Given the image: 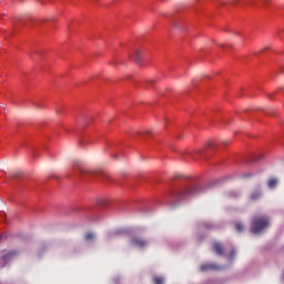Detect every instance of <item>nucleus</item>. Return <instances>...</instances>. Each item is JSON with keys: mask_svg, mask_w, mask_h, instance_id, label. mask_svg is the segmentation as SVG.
Masks as SVG:
<instances>
[{"mask_svg": "<svg viewBox=\"0 0 284 284\" xmlns=\"http://www.w3.org/2000/svg\"><path fill=\"white\" fill-rule=\"evenodd\" d=\"M271 225L270 219L266 216H254L251 222V232L255 235L261 234Z\"/></svg>", "mask_w": 284, "mask_h": 284, "instance_id": "1", "label": "nucleus"}, {"mask_svg": "<svg viewBox=\"0 0 284 284\" xmlns=\"http://www.w3.org/2000/svg\"><path fill=\"white\" fill-rule=\"evenodd\" d=\"M149 245V241L146 239H143L141 236H133L131 237V246L140 250L146 248Z\"/></svg>", "mask_w": 284, "mask_h": 284, "instance_id": "2", "label": "nucleus"}, {"mask_svg": "<svg viewBox=\"0 0 284 284\" xmlns=\"http://www.w3.org/2000/svg\"><path fill=\"white\" fill-rule=\"evenodd\" d=\"M211 250L216 256H220V257L225 256V247L221 242H217V241L213 242L211 245Z\"/></svg>", "mask_w": 284, "mask_h": 284, "instance_id": "3", "label": "nucleus"}, {"mask_svg": "<svg viewBox=\"0 0 284 284\" xmlns=\"http://www.w3.org/2000/svg\"><path fill=\"white\" fill-rule=\"evenodd\" d=\"M200 192H201V189L199 186H191L184 190L182 194H180V199H187L189 196H195V194H200Z\"/></svg>", "mask_w": 284, "mask_h": 284, "instance_id": "4", "label": "nucleus"}, {"mask_svg": "<svg viewBox=\"0 0 284 284\" xmlns=\"http://www.w3.org/2000/svg\"><path fill=\"white\" fill-rule=\"evenodd\" d=\"M221 270H222V266H220L215 263H204V264H202V266H200V271H202V272H209V271L217 272Z\"/></svg>", "mask_w": 284, "mask_h": 284, "instance_id": "5", "label": "nucleus"}, {"mask_svg": "<svg viewBox=\"0 0 284 284\" xmlns=\"http://www.w3.org/2000/svg\"><path fill=\"white\" fill-rule=\"evenodd\" d=\"M18 255H19V252H18V251H9L7 254H3V255L1 256V261H2V262H6V263H9V262H11L12 260H14Z\"/></svg>", "mask_w": 284, "mask_h": 284, "instance_id": "6", "label": "nucleus"}, {"mask_svg": "<svg viewBox=\"0 0 284 284\" xmlns=\"http://www.w3.org/2000/svg\"><path fill=\"white\" fill-rule=\"evenodd\" d=\"M95 240H97V236H95L94 233L88 232V233L85 234V241H87L88 243L94 242Z\"/></svg>", "mask_w": 284, "mask_h": 284, "instance_id": "7", "label": "nucleus"}, {"mask_svg": "<svg viewBox=\"0 0 284 284\" xmlns=\"http://www.w3.org/2000/svg\"><path fill=\"white\" fill-rule=\"evenodd\" d=\"M277 183H278L277 179L272 178V179H270V180L267 181V186L271 187V189H273V187H276Z\"/></svg>", "mask_w": 284, "mask_h": 284, "instance_id": "8", "label": "nucleus"}, {"mask_svg": "<svg viewBox=\"0 0 284 284\" xmlns=\"http://www.w3.org/2000/svg\"><path fill=\"white\" fill-rule=\"evenodd\" d=\"M133 59H135V61L141 62L143 60L142 53L140 50H135L134 54H133Z\"/></svg>", "mask_w": 284, "mask_h": 284, "instance_id": "9", "label": "nucleus"}, {"mask_svg": "<svg viewBox=\"0 0 284 284\" xmlns=\"http://www.w3.org/2000/svg\"><path fill=\"white\" fill-rule=\"evenodd\" d=\"M261 196H262V193L260 191H254L251 194V201H257V199H261Z\"/></svg>", "mask_w": 284, "mask_h": 284, "instance_id": "10", "label": "nucleus"}, {"mask_svg": "<svg viewBox=\"0 0 284 284\" xmlns=\"http://www.w3.org/2000/svg\"><path fill=\"white\" fill-rule=\"evenodd\" d=\"M153 284H164V278L162 276H153Z\"/></svg>", "mask_w": 284, "mask_h": 284, "instance_id": "11", "label": "nucleus"}, {"mask_svg": "<svg viewBox=\"0 0 284 284\" xmlns=\"http://www.w3.org/2000/svg\"><path fill=\"white\" fill-rule=\"evenodd\" d=\"M235 230H236V232H239V233L243 232V231H244L243 224L240 223V222H236V223H235Z\"/></svg>", "mask_w": 284, "mask_h": 284, "instance_id": "12", "label": "nucleus"}, {"mask_svg": "<svg viewBox=\"0 0 284 284\" xmlns=\"http://www.w3.org/2000/svg\"><path fill=\"white\" fill-rule=\"evenodd\" d=\"M235 255H236V251H235V250H232V251L230 252V254H229V260H230V261H233L234 257H235Z\"/></svg>", "mask_w": 284, "mask_h": 284, "instance_id": "13", "label": "nucleus"}, {"mask_svg": "<svg viewBox=\"0 0 284 284\" xmlns=\"http://www.w3.org/2000/svg\"><path fill=\"white\" fill-rule=\"evenodd\" d=\"M207 148H213L212 142H209V143H207Z\"/></svg>", "mask_w": 284, "mask_h": 284, "instance_id": "14", "label": "nucleus"}, {"mask_svg": "<svg viewBox=\"0 0 284 284\" xmlns=\"http://www.w3.org/2000/svg\"><path fill=\"white\" fill-rule=\"evenodd\" d=\"M100 171H93L92 174H98Z\"/></svg>", "mask_w": 284, "mask_h": 284, "instance_id": "15", "label": "nucleus"}, {"mask_svg": "<svg viewBox=\"0 0 284 284\" xmlns=\"http://www.w3.org/2000/svg\"><path fill=\"white\" fill-rule=\"evenodd\" d=\"M37 53H38L39 55H41V54H42V51H37Z\"/></svg>", "mask_w": 284, "mask_h": 284, "instance_id": "16", "label": "nucleus"}, {"mask_svg": "<svg viewBox=\"0 0 284 284\" xmlns=\"http://www.w3.org/2000/svg\"><path fill=\"white\" fill-rule=\"evenodd\" d=\"M153 82V80H149V81H146V83H152Z\"/></svg>", "mask_w": 284, "mask_h": 284, "instance_id": "17", "label": "nucleus"}, {"mask_svg": "<svg viewBox=\"0 0 284 284\" xmlns=\"http://www.w3.org/2000/svg\"><path fill=\"white\" fill-rule=\"evenodd\" d=\"M37 106H40L38 103H34Z\"/></svg>", "mask_w": 284, "mask_h": 284, "instance_id": "18", "label": "nucleus"}, {"mask_svg": "<svg viewBox=\"0 0 284 284\" xmlns=\"http://www.w3.org/2000/svg\"><path fill=\"white\" fill-rule=\"evenodd\" d=\"M283 280H284V273H283Z\"/></svg>", "mask_w": 284, "mask_h": 284, "instance_id": "19", "label": "nucleus"}]
</instances>
